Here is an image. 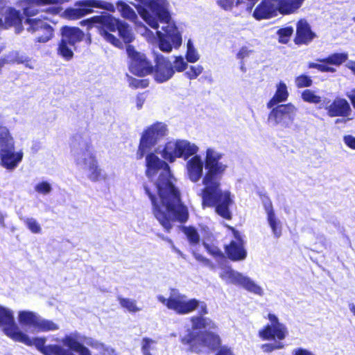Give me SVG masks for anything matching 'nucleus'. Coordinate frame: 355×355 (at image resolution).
I'll list each match as a JSON object with an SVG mask.
<instances>
[{
  "label": "nucleus",
  "instance_id": "f257e3e1",
  "mask_svg": "<svg viewBox=\"0 0 355 355\" xmlns=\"http://www.w3.org/2000/svg\"><path fill=\"white\" fill-rule=\"evenodd\" d=\"M146 175L151 179L158 175L155 188L159 198L148 186L144 185V190L150 199L153 215L168 232L172 228L173 221L184 223L188 219V209L181 202L180 192L174 185L175 178L171 174L168 164L154 153L146 155Z\"/></svg>",
  "mask_w": 355,
  "mask_h": 355
},
{
  "label": "nucleus",
  "instance_id": "f03ea898",
  "mask_svg": "<svg viewBox=\"0 0 355 355\" xmlns=\"http://www.w3.org/2000/svg\"><path fill=\"white\" fill-rule=\"evenodd\" d=\"M223 153L212 148L206 150L205 165L207 169L202 178L204 189L202 190V205L204 207H216V213L225 219L231 218L229 206L232 200L229 191H223L220 180L227 168V165L220 160Z\"/></svg>",
  "mask_w": 355,
  "mask_h": 355
},
{
  "label": "nucleus",
  "instance_id": "7ed1b4c3",
  "mask_svg": "<svg viewBox=\"0 0 355 355\" xmlns=\"http://www.w3.org/2000/svg\"><path fill=\"white\" fill-rule=\"evenodd\" d=\"M144 20L156 30L158 46L164 52H171L182 44V36L167 9L166 0H152L146 8L139 10Z\"/></svg>",
  "mask_w": 355,
  "mask_h": 355
},
{
  "label": "nucleus",
  "instance_id": "20e7f679",
  "mask_svg": "<svg viewBox=\"0 0 355 355\" xmlns=\"http://www.w3.org/2000/svg\"><path fill=\"white\" fill-rule=\"evenodd\" d=\"M60 342L71 351L58 345H49L44 355H115L114 349L98 340L81 336L78 332L66 335Z\"/></svg>",
  "mask_w": 355,
  "mask_h": 355
},
{
  "label": "nucleus",
  "instance_id": "39448f33",
  "mask_svg": "<svg viewBox=\"0 0 355 355\" xmlns=\"http://www.w3.org/2000/svg\"><path fill=\"white\" fill-rule=\"evenodd\" d=\"M199 148L193 143L186 139L171 140L167 142L159 153L162 157L170 162H174L176 158L182 157L187 159L186 168L189 179L193 182H198L202 177L205 162L200 155H197Z\"/></svg>",
  "mask_w": 355,
  "mask_h": 355
},
{
  "label": "nucleus",
  "instance_id": "423d86ee",
  "mask_svg": "<svg viewBox=\"0 0 355 355\" xmlns=\"http://www.w3.org/2000/svg\"><path fill=\"white\" fill-rule=\"evenodd\" d=\"M191 329L181 337L182 344L191 351L199 353L205 350H213L220 345L218 334L211 331L217 328L216 323L209 318L194 316L191 318Z\"/></svg>",
  "mask_w": 355,
  "mask_h": 355
},
{
  "label": "nucleus",
  "instance_id": "0eeeda50",
  "mask_svg": "<svg viewBox=\"0 0 355 355\" xmlns=\"http://www.w3.org/2000/svg\"><path fill=\"white\" fill-rule=\"evenodd\" d=\"M71 152L77 166L83 168L87 178L96 182L105 180L107 175L99 166L88 137L76 135L71 143Z\"/></svg>",
  "mask_w": 355,
  "mask_h": 355
},
{
  "label": "nucleus",
  "instance_id": "6e6552de",
  "mask_svg": "<svg viewBox=\"0 0 355 355\" xmlns=\"http://www.w3.org/2000/svg\"><path fill=\"white\" fill-rule=\"evenodd\" d=\"M80 24L81 25H94L98 29L99 34L106 41L115 46H119L121 42L115 36L108 33V31L114 32L117 30L119 35L125 43H130L134 39L132 30L128 24L113 17L107 13L83 20Z\"/></svg>",
  "mask_w": 355,
  "mask_h": 355
},
{
  "label": "nucleus",
  "instance_id": "1a4fd4ad",
  "mask_svg": "<svg viewBox=\"0 0 355 355\" xmlns=\"http://www.w3.org/2000/svg\"><path fill=\"white\" fill-rule=\"evenodd\" d=\"M167 125L162 122H156L146 127L141 136L137 152V159H141L157 144L168 135Z\"/></svg>",
  "mask_w": 355,
  "mask_h": 355
},
{
  "label": "nucleus",
  "instance_id": "9d476101",
  "mask_svg": "<svg viewBox=\"0 0 355 355\" xmlns=\"http://www.w3.org/2000/svg\"><path fill=\"white\" fill-rule=\"evenodd\" d=\"M157 299L168 309L179 315H186L196 309L197 300L189 298L176 288H171L168 297L159 295Z\"/></svg>",
  "mask_w": 355,
  "mask_h": 355
},
{
  "label": "nucleus",
  "instance_id": "9b49d317",
  "mask_svg": "<svg viewBox=\"0 0 355 355\" xmlns=\"http://www.w3.org/2000/svg\"><path fill=\"white\" fill-rule=\"evenodd\" d=\"M268 122L272 127L290 128L296 116L297 108L292 103L275 105L271 108Z\"/></svg>",
  "mask_w": 355,
  "mask_h": 355
},
{
  "label": "nucleus",
  "instance_id": "f8f14e48",
  "mask_svg": "<svg viewBox=\"0 0 355 355\" xmlns=\"http://www.w3.org/2000/svg\"><path fill=\"white\" fill-rule=\"evenodd\" d=\"M220 277L227 284L242 286L246 291L263 296V289L249 277L236 271L231 268H225L220 273Z\"/></svg>",
  "mask_w": 355,
  "mask_h": 355
},
{
  "label": "nucleus",
  "instance_id": "ddd939ff",
  "mask_svg": "<svg viewBox=\"0 0 355 355\" xmlns=\"http://www.w3.org/2000/svg\"><path fill=\"white\" fill-rule=\"evenodd\" d=\"M76 8L67 9V16L71 19L80 18L93 12V8H98L108 11H114V6L101 0H83L76 3Z\"/></svg>",
  "mask_w": 355,
  "mask_h": 355
},
{
  "label": "nucleus",
  "instance_id": "4468645a",
  "mask_svg": "<svg viewBox=\"0 0 355 355\" xmlns=\"http://www.w3.org/2000/svg\"><path fill=\"white\" fill-rule=\"evenodd\" d=\"M268 319L269 324L259 331V336L263 340H284L288 334L286 324L280 322L273 313H269Z\"/></svg>",
  "mask_w": 355,
  "mask_h": 355
},
{
  "label": "nucleus",
  "instance_id": "2eb2a0df",
  "mask_svg": "<svg viewBox=\"0 0 355 355\" xmlns=\"http://www.w3.org/2000/svg\"><path fill=\"white\" fill-rule=\"evenodd\" d=\"M26 30L35 36L38 42H46L53 36L52 27L44 20L40 19H26L24 22Z\"/></svg>",
  "mask_w": 355,
  "mask_h": 355
},
{
  "label": "nucleus",
  "instance_id": "dca6fc26",
  "mask_svg": "<svg viewBox=\"0 0 355 355\" xmlns=\"http://www.w3.org/2000/svg\"><path fill=\"white\" fill-rule=\"evenodd\" d=\"M127 53L131 58L130 70L132 73L144 76L153 71V65L147 60L144 54L137 52L130 45L127 46Z\"/></svg>",
  "mask_w": 355,
  "mask_h": 355
},
{
  "label": "nucleus",
  "instance_id": "f3484780",
  "mask_svg": "<svg viewBox=\"0 0 355 355\" xmlns=\"http://www.w3.org/2000/svg\"><path fill=\"white\" fill-rule=\"evenodd\" d=\"M330 117L340 116L345 121L352 120L354 116L349 102L343 98L336 97L329 105L324 107Z\"/></svg>",
  "mask_w": 355,
  "mask_h": 355
},
{
  "label": "nucleus",
  "instance_id": "a211bd4d",
  "mask_svg": "<svg viewBox=\"0 0 355 355\" xmlns=\"http://www.w3.org/2000/svg\"><path fill=\"white\" fill-rule=\"evenodd\" d=\"M0 327L4 334L12 340L21 330L14 320L12 310L0 305Z\"/></svg>",
  "mask_w": 355,
  "mask_h": 355
},
{
  "label": "nucleus",
  "instance_id": "6ab92c4d",
  "mask_svg": "<svg viewBox=\"0 0 355 355\" xmlns=\"http://www.w3.org/2000/svg\"><path fill=\"white\" fill-rule=\"evenodd\" d=\"M21 19L19 13L15 9L8 6L0 1V28H8L10 26H15L16 31L19 33L21 28Z\"/></svg>",
  "mask_w": 355,
  "mask_h": 355
},
{
  "label": "nucleus",
  "instance_id": "aec40b11",
  "mask_svg": "<svg viewBox=\"0 0 355 355\" xmlns=\"http://www.w3.org/2000/svg\"><path fill=\"white\" fill-rule=\"evenodd\" d=\"M23 157L21 151L16 152L15 145L12 147H8L0 150L1 164L8 170L15 169Z\"/></svg>",
  "mask_w": 355,
  "mask_h": 355
},
{
  "label": "nucleus",
  "instance_id": "412c9836",
  "mask_svg": "<svg viewBox=\"0 0 355 355\" xmlns=\"http://www.w3.org/2000/svg\"><path fill=\"white\" fill-rule=\"evenodd\" d=\"M225 252L228 257L232 261H242L245 259L247 252L238 232H234V239L225 247Z\"/></svg>",
  "mask_w": 355,
  "mask_h": 355
},
{
  "label": "nucleus",
  "instance_id": "4be33fe9",
  "mask_svg": "<svg viewBox=\"0 0 355 355\" xmlns=\"http://www.w3.org/2000/svg\"><path fill=\"white\" fill-rule=\"evenodd\" d=\"M174 74V69L170 61L164 58H157L155 71V79L159 83L169 80Z\"/></svg>",
  "mask_w": 355,
  "mask_h": 355
},
{
  "label": "nucleus",
  "instance_id": "5701e85b",
  "mask_svg": "<svg viewBox=\"0 0 355 355\" xmlns=\"http://www.w3.org/2000/svg\"><path fill=\"white\" fill-rule=\"evenodd\" d=\"M257 19H269L278 15L275 0H264L254 10Z\"/></svg>",
  "mask_w": 355,
  "mask_h": 355
},
{
  "label": "nucleus",
  "instance_id": "b1692460",
  "mask_svg": "<svg viewBox=\"0 0 355 355\" xmlns=\"http://www.w3.org/2000/svg\"><path fill=\"white\" fill-rule=\"evenodd\" d=\"M40 315L31 311H21L18 313L19 324L31 333H35Z\"/></svg>",
  "mask_w": 355,
  "mask_h": 355
},
{
  "label": "nucleus",
  "instance_id": "393cba45",
  "mask_svg": "<svg viewBox=\"0 0 355 355\" xmlns=\"http://www.w3.org/2000/svg\"><path fill=\"white\" fill-rule=\"evenodd\" d=\"M15 342L24 343L27 346H35L41 353H44L45 347L47 345H45L46 339L44 337H36L31 338L26 333L21 330L19 331L17 336L13 340Z\"/></svg>",
  "mask_w": 355,
  "mask_h": 355
},
{
  "label": "nucleus",
  "instance_id": "a878e982",
  "mask_svg": "<svg viewBox=\"0 0 355 355\" xmlns=\"http://www.w3.org/2000/svg\"><path fill=\"white\" fill-rule=\"evenodd\" d=\"M304 1V0H275L277 14H293L302 6Z\"/></svg>",
  "mask_w": 355,
  "mask_h": 355
},
{
  "label": "nucleus",
  "instance_id": "bb28decb",
  "mask_svg": "<svg viewBox=\"0 0 355 355\" xmlns=\"http://www.w3.org/2000/svg\"><path fill=\"white\" fill-rule=\"evenodd\" d=\"M84 37V33L77 27L64 26L62 29V39L70 45L75 46Z\"/></svg>",
  "mask_w": 355,
  "mask_h": 355
},
{
  "label": "nucleus",
  "instance_id": "cd10ccee",
  "mask_svg": "<svg viewBox=\"0 0 355 355\" xmlns=\"http://www.w3.org/2000/svg\"><path fill=\"white\" fill-rule=\"evenodd\" d=\"M314 37V34L311 31L309 24L304 19H301L297 24V44H306Z\"/></svg>",
  "mask_w": 355,
  "mask_h": 355
},
{
  "label": "nucleus",
  "instance_id": "c85d7f7f",
  "mask_svg": "<svg viewBox=\"0 0 355 355\" xmlns=\"http://www.w3.org/2000/svg\"><path fill=\"white\" fill-rule=\"evenodd\" d=\"M289 96L287 86L285 83L280 81L276 85V91L272 98L268 102L267 107L271 109L280 103L287 101Z\"/></svg>",
  "mask_w": 355,
  "mask_h": 355
},
{
  "label": "nucleus",
  "instance_id": "c756f323",
  "mask_svg": "<svg viewBox=\"0 0 355 355\" xmlns=\"http://www.w3.org/2000/svg\"><path fill=\"white\" fill-rule=\"evenodd\" d=\"M265 209L267 214L268 223L272 230L275 237L279 238L282 235V226L279 220L276 217L273 211L272 204L269 202L265 205Z\"/></svg>",
  "mask_w": 355,
  "mask_h": 355
},
{
  "label": "nucleus",
  "instance_id": "7c9ffc66",
  "mask_svg": "<svg viewBox=\"0 0 355 355\" xmlns=\"http://www.w3.org/2000/svg\"><path fill=\"white\" fill-rule=\"evenodd\" d=\"M348 59L347 53H335L329 55L324 59H318V61L329 64L340 66Z\"/></svg>",
  "mask_w": 355,
  "mask_h": 355
},
{
  "label": "nucleus",
  "instance_id": "2f4dec72",
  "mask_svg": "<svg viewBox=\"0 0 355 355\" xmlns=\"http://www.w3.org/2000/svg\"><path fill=\"white\" fill-rule=\"evenodd\" d=\"M62 1V0H31L29 6L24 8V14L27 16H34L38 12V10L35 8V6L58 3Z\"/></svg>",
  "mask_w": 355,
  "mask_h": 355
},
{
  "label": "nucleus",
  "instance_id": "473e14b6",
  "mask_svg": "<svg viewBox=\"0 0 355 355\" xmlns=\"http://www.w3.org/2000/svg\"><path fill=\"white\" fill-rule=\"evenodd\" d=\"M15 145L14 138L6 126H0V150Z\"/></svg>",
  "mask_w": 355,
  "mask_h": 355
},
{
  "label": "nucleus",
  "instance_id": "72a5a7b5",
  "mask_svg": "<svg viewBox=\"0 0 355 355\" xmlns=\"http://www.w3.org/2000/svg\"><path fill=\"white\" fill-rule=\"evenodd\" d=\"M60 329L59 324L53 320L40 317L37 327L35 333L54 331Z\"/></svg>",
  "mask_w": 355,
  "mask_h": 355
},
{
  "label": "nucleus",
  "instance_id": "f704fd0d",
  "mask_svg": "<svg viewBox=\"0 0 355 355\" xmlns=\"http://www.w3.org/2000/svg\"><path fill=\"white\" fill-rule=\"evenodd\" d=\"M75 49V46L70 45L69 43L61 40L58 45V53L65 60H70L73 58V50Z\"/></svg>",
  "mask_w": 355,
  "mask_h": 355
},
{
  "label": "nucleus",
  "instance_id": "c9c22d12",
  "mask_svg": "<svg viewBox=\"0 0 355 355\" xmlns=\"http://www.w3.org/2000/svg\"><path fill=\"white\" fill-rule=\"evenodd\" d=\"M116 8L124 18L130 21H134L137 18V15L134 10L123 1H118L116 3Z\"/></svg>",
  "mask_w": 355,
  "mask_h": 355
},
{
  "label": "nucleus",
  "instance_id": "e433bc0d",
  "mask_svg": "<svg viewBox=\"0 0 355 355\" xmlns=\"http://www.w3.org/2000/svg\"><path fill=\"white\" fill-rule=\"evenodd\" d=\"M118 301L123 308L130 313H136L141 310L137 306L136 300L133 299L118 297Z\"/></svg>",
  "mask_w": 355,
  "mask_h": 355
},
{
  "label": "nucleus",
  "instance_id": "4c0bfd02",
  "mask_svg": "<svg viewBox=\"0 0 355 355\" xmlns=\"http://www.w3.org/2000/svg\"><path fill=\"white\" fill-rule=\"evenodd\" d=\"M302 99L306 103L319 104L322 102L321 96H318L313 90L306 89L302 92Z\"/></svg>",
  "mask_w": 355,
  "mask_h": 355
},
{
  "label": "nucleus",
  "instance_id": "58836bf2",
  "mask_svg": "<svg viewBox=\"0 0 355 355\" xmlns=\"http://www.w3.org/2000/svg\"><path fill=\"white\" fill-rule=\"evenodd\" d=\"M27 228L33 234H40L42 232V227L37 220L32 217H26L21 218Z\"/></svg>",
  "mask_w": 355,
  "mask_h": 355
},
{
  "label": "nucleus",
  "instance_id": "ea45409f",
  "mask_svg": "<svg viewBox=\"0 0 355 355\" xmlns=\"http://www.w3.org/2000/svg\"><path fill=\"white\" fill-rule=\"evenodd\" d=\"M157 343L155 340L148 338H144L142 340V353L143 355H153L151 352L157 350Z\"/></svg>",
  "mask_w": 355,
  "mask_h": 355
},
{
  "label": "nucleus",
  "instance_id": "a19ab883",
  "mask_svg": "<svg viewBox=\"0 0 355 355\" xmlns=\"http://www.w3.org/2000/svg\"><path fill=\"white\" fill-rule=\"evenodd\" d=\"M187 51L186 58L189 62L194 63L197 62L199 58V54L195 47L193 46V42L191 40L187 42Z\"/></svg>",
  "mask_w": 355,
  "mask_h": 355
},
{
  "label": "nucleus",
  "instance_id": "79ce46f5",
  "mask_svg": "<svg viewBox=\"0 0 355 355\" xmlns=\"http://www.w3.org/2000/svg\"><path fill=\"white\" fill-rule=\"evenodd\" d=\"M293 33V28L290 26L279 29L277 33L279 35V42L282 44H286L289 41Z\"/></svg>",
  "mask_w": 355,
  "mask_h": 355
},
{
  "label": "nucleus",
  "instance_id": "37998d69",
  "mask_svg": "<svg viewBox=\"0 0 355 355\" xmlns=\"http://www.w3.org/2000/svg\"><path fill=\"white\" fill-rule=\"evenodd\" d=\"M184 233L191 244H197L199 243L200 236L195 228L186 227L184 228Z\"/></svg>",
  "mask_w": 355,
  "mask_h": 355
},
{
  "label": "nucleus",
  "instance_id": "c03bdc74",
  "mask_svg": "<svg viewBox=\"0 0 355 355\" xmlns=\"http://www.w3.org/2000/svg\"><path fill=\"white\" fill-rule=\"evenodd\" d=\"M35 191L42 195H48L52 191V187L46 181L39 182L35 186Z\"/></svg>",
  "mask_w": 355,
  "mask_h": 355
},
{
  "label": "nucleus",
  "instance_id": "a18cd8bd",
  "mask_svg": "<svg viewBox=\"0 0 355 355\" xmlns=\"http://www.w3.org/2000/svg\"><path fill=\"white\" fill-rule=\"evenodd\" d=\"M311 78L306 75H300L295 78V84L297 88L308 87L312 85Z\"/></svg>",
  "mask_w": 355,
  "mask_h": 355
},
{
  "label": "nucleus",
  "instance_id": "49530a36",
  "mask_svg": "<svg viewBox=\"0 0 355 355\" xmlns=\"http://www.w3.org/2000/svg\"><path fill=\"white\" fill-rule=\"evenodd\" d=\"M203 71L201 65L191 66L189 70L185 73L186 76L190 80L196 78Z\"/></svg>",
  "mask_w": 355,
  "mask_h": 355
},
{
  "label": "nucleus",
  "instance_id": "de8ad7c7",
  "mask_svg": "<svg viewBox=\"0 0 355 355\" xmlns=\"http://www.w3.org/2000/svg\"><path fill=\"white\" fill-rule=\"evenodd\" d=\"M284 348V345L281 342H275L274 343L263 344L261 349L264 352H271L276 349Z\"/></svg>",
  "mask_w": 355,
  "mask_h": 355
},
{
  "label": "nucleus",
  "instance_id": "09e8293b",
  "mask_svg": "<svg viewBox=\"0 0 355 355\" xmlns=\"http://www.w3.org/2000/svg\"><path fill=\"white\" fill-rule=\"evenodd\" d=\"M187 67V62L184 61L182 56L175 57L173 62V69H175L177 71L181 72L186 69Z\"/></svg>",
  "mask_w": 355,
  "mask_h": 355
},
{
  "label": "nucleus",
  "instance_id": "8fccbe9b",
  "mask_svg": "<svg viewBox=\"0 0 355 355\" xmlns=\"http://www.w3.org/2000/svg\"><path fill=\"white\" fill-rule=\"evenodd\" d=\"M204 246L208 252L213 255L214 257H223V252L220 250V249L215 245H209L205 243H204Z\"/></svg>",
  "mask_w": 355,
  "mask_h": 355
},
{
  "label": "nucleus",
  "instance_id": "3c124183",
  "mask_svg": "<svg viewBox=\"0 0 355 355\" xmlns=\"http://www.w3.org/2000/svg\"><path fill=\"white\" fill-rule=\"evenodd\" d=\"M252 52V51L249 49L247 46H242L237 53L236 58L243 60L248 57Z\"/></svg>",
  "mask_w": 355,
  "mask_h": 355
},
{
  "label": "nucleus",
  "instance_id": "603ef678",
  "mask_svg": "<svg viewBox=\"0 0 355 355\" xmlns=\"http://www.w3.org/2000/svg\"><path fill=\"white\" fill-rule=\"evenodd\" d=\"M343 141L347 146L355 150V137L350 135H345Z\"/></svg>",
  "mask_w": 355,
  "mask_h": 355
},
{
  "label": "nucleus",
  "instance_id": "864d4df0",
  "mask_svg": "<svg viewBox=\"0 0 355 355\" xmlns=\"http://www.w3.org/2000/svg\"><path fill=\"white\" fill-rule=\"evenodd\" d=\"M218 6L225 10H230L233 7L234 1V0H218Z\"/></svg>",
  "mask_w": 355,
  "mask_h": 355
},
{
  "label": "nucleus",
  "instance_id": "5fc2aeb1",
  "mask_svg": "<svg viewBox=\"0 0 355 355\" xmlns=\"http://www.w3.org/2000/svg\"><path fill=\"white\" fill-rule=\"evenodd\" d=\"M198 309V312L200 315L208 313L207 304L204 302H200L197 300L196 309Z\"/></svg>",
  "mask_w": 355,
  "mask_h": 355
},
{
  "label": "nucleus",
  "instance_id": "6e6d98bb",
  "mask_svg": "<svg viewBox=\"0 0 355 355\" xmlns=\"http://www.w3.org/2000/svg\"><path fill=\"white\" fill-rule=\"evenodd\" d=\"M25 59L24 62H21L20 64H24L26 67L33 69L36 67V61L34 60H32L31 58H28L25 55Z\"/></svg>",
  "mask_w": 355,
  "mask_h": 355
},
{
  "label": "nucleus",
  "instance_id": "4d7b16f0",
  "mask_svg": "<svg viewBox=\"0 0 355 355\" xmlns=\"http://www.w3.org/2000/svg\"><path fill=\"white\" fill-rule=\"evenodd\" d=\"M318 69L322 72L334 73L336 71L335 68H334L332 67H329L327 64H319Z\"/></svg>",
  "mask_w": 355,
  "mask_h": 355
},
{
  "label": "nucleus",
  "instance_id": "13d9d810",
  "mask_svg": "<svg viewBox=\"0 0 355 355\" xmlns=\"http://www.w3.org/2000/svg\"><path fill=\"white\" fill-rule=\"evenodd\" d=\"M346 96L350 100L353 107L355 109V89L347 92Z\"/></svg>",
  "mask_w": 355,
  "mask_h": 355
},
{
  "label": "nucleus",
  "instance_id": "bf43d9fd",
  "mask_svg": "<svg viewBox=\"0 0 355 355\" xmlns=\"http://www.w3.org/2000/svg\"><path fill=\"white\" fill-rule=\"evenodd\" d=\"M145 101V97L143 94L138 95L136 98V105L138 109H141Z\"/></svg>",
  "mask_w": 355,
  "mask_h": 355
},
{
  "label": "nucleus",
  "instance_id": "052dcab7",
  "mask_svg": "<svg viewBox=\"0 0 355 355\" xmlns=\"http://www.w3.org/2000/svg\"><path fill=\"white\" fill-rule=\"evenodd\" d=\"M216 355H234L230 348L222 347Z\"/></svg>",
  "mask_w": 355,
  "mask_h": 355
},
{
  "label": "nucleus",
  "instance_id": "680f3d73",
  "mask_svg": "<svg viewBox=\"0 0 355 355\" xmlns=\"http://www.w3.org/2000/svg\"><path fill=\"white\" fill-rule=\"evenodd\" d=\"M193 256L199 261L205 263V264H209V261L207 259L205 258L203 256H202L200 254H198L196 252H193Z\"/></svg>",
  "mask_w": 355,
  "mask_h": 355
},
{
  "label": "nucleus",
  "instance_id": "e2e57ef3",
  "mask_svg": "<svg viewBox=\"0 0 355 355\" xmlns=\"http://www.w3.org/2000/svg\"><path fill=\"white\" fill-rule=\"evenodd\" d=\"M346 67L355 74V61L349 60L347 62Z\"/></svg>",
  "mask_w": 355,
  "mask_h": 355
},
{
  "label": "nucleus",
  "instance_id": "0e129e2a",
  "mask_svg": "<svg viewBox=\"0 0 355 355\" xmlns=\"http://www.w3.org/2000/svg\"><path fill=\"white\" fill-rule=\"evenodd\" d=\"M6 214L0 211V226L1 227H6L5 218Z\"/></svg>",
  "mask_w": 355,
  "mask_h": 355
},
{
  "label": "nucleus",
  "instance_id": "69168bd1",
  "mask_svg": "<svg viewBox=\"0 0 355 355\" xmlns=\"http://www.w3.org/2000/svg\"><path fill=\"white\" fill-rule=\"evenodd\" d=\"M349 309L354 315H355V304L353 303L349 304Z\"/></svg>",
  "mask_w": 355,
  "mask_h": 355
},
{
  "label": "nucleus",
  "instance_id": "338daca9",
  "mask_svg": "<svg viewBox=\"0 0 355 355\" xmlns=\"http://www.w3.org/2000/svg\"><path fill=\"white\" fill-rule=\"evenodd\" d=\"M318 65L319 64H317V63H313V62H310L309 64V68H313V69H318Z\"/></svg>",
  "mask_w": 355,
  "mask_h": 355
},
{
  "label": "nucleus",
  "instance_id": "774afa93",
  "mask_svg": "<svg viewBox=\"0 0 355 355\" xmlns=\"http://www.w3.org/2000/svg\"><path fill=\"white\" fill-rule=\"evenodd\" d=\"M343 121V119H337L336 120V123H339L340 122Z\"/></svg>",
  "mask_w": 355,
  "mask_h": 355
}]
</instances>
